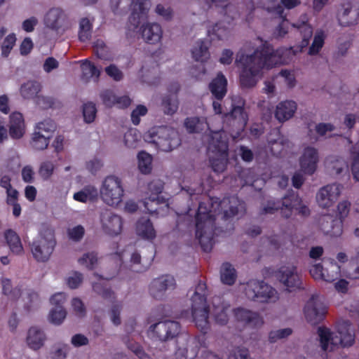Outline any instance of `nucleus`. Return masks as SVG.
<instances>
[{
	"instance_id": "de8ad7c7",
	"label": "nucleus",
	"mask_w": 359,
	"mask_h": 359,
	"mask_svg": "<svg viewBox=\"0 0 359 359\" xmlns=\"http://www.w3.org/2000/svg\"><path fill=\"white\" fill-rule=\"evenodd\" d=\"M325 36L323 31L320 30L316 32L313 43L309 49V55H317L325 43Z\"/></svg>"
},
{
	"instance_id": "ea45409f",
	"label": "nucleus",
	"mask_w": 359,
	"mask_h": 359,
	"mask_svg": "<svg viewBox=\"0 0 359 359\" xmlns=\"http://www.w3.org/2000/svg\"><path fill=\"white\" fill-rule=\"evenodd\" d=\"M138 168L141 173L148 175L152 170V156L144 151L137 154Z\"/></svg>"
},
{
	"instance_id": "9b49d317",
	"label": "nucleus",
	"mask_w": 359,
	"mask_h": 359,
	"mask_svg": "<svg viewBox=\"0 0 359 359\" xmlns=\"http://www.w3.org/2000/svg\"><path fill=\"white\" fill-rule=\"evenodd\" d=\"M304 312L308 323L315 325L323 320L327 307L318 295L313 294L306 303Z\"/></svg>"
},
{
	"instance_id": "bf43d9fd",
	"label": "nucleus",
	"mask_w": 359,
	"mask_h": 359,
	"mask_svg": "<svg viewBox=\"0 0 359 359\" xmlns=\"http://www.w3.org/2000/svg\"><path fill=\"white\" fill-rule=\"evenodd\" d=\"M56 102V100L51 97L37 96L36 99V104L43 109L55 107Z\"/></svg>"
},
{
	"instance_id": "774afa93",
	"label": "nucleus",
	"mask_w": 359,
	"mask_h": 359,
	"mask_svg": "<svg viewBox=\"0 0 359 359\" xmlns=\"http://www.w3.org/2000/svg\"><path fill=\"white\" fill-rule=\"evenodd\" d=\"M228 359H250L248 349L237 347L230 353Z\"/></svg>"
},
{
	"instance_id": "3c124183",
	"label": "nucleus",
	"mask_w": 359,
	"mask_h": 359,
	"mask_svg": "<svg viewBox=\"0 0 359 359\" xmlns=\"http://www.w3.org/2000/svg\"><path fill=\"white\" fill-rule=\"evenodd\" d=\"M78 262L81 265L92 270L97 264V254L95 252H86L79 259Z\"/></svg>"
},
{
	"instance_id": "c9c22d12",
	"label": "nucleus",
	"mask_w": 359,
	"mask_h": 359,
	"mask_svg": "<svg viewBox=\"0 0 359 359\" xmlns=\"http://www.w3.org/2000/svg\"><path fill=\"white\" fill-rule=\"evenodd\" d=\"M41 90V85L36 81H29L21 86L20 93L25 99H31L38 96Z\"/></svg>"
},
{
	"instance_id": "a211bd4d",
	"label": "nucleus",
	"mask_w": 359,
	"mask_h": 359,
	"mask_svg": "<svg viewBox=\"0 0 359 359\" xmlns=\"http://www.w3.org/2000/svg\"><path fill=\"white\" fill-rule=\"evenodd\" d=\"M175 285L173 276L164 275L151 281L149 285V293L154 299H161L163 297L165 291L173 290Z\"/></svg>"
},
{
	"instance_id": "5fc2aeb1",
	"label": "nucleus",
	"mask_w": 359,
	"mask_h": 359,
	"mask_svg": "<svg viewBox=\"0 0 359 359\" xmlns=\"http://www.w3.org/2000/svg\"><path fill=\"white\" fill-rule=\"evenodd\" d=\"M16 41L15 34H8L4 40L1 45V55L6 57L10 54Z\"/></svg>"
},
{
	"instance_id": "6ab92c4d",
	"label": "nucleus",
	"mask_w": 359,
	"mask_h": 359,
	"mask_svg": "<svg viewBox=\"0 0 359 359\" xmlns=\"http://www.w3.org/2000/svg\"><path fill=\"white\" fill-rule=\"evenodd\" d=\"M233 314L236 321L245 327L257 328L264 323L262 318L257 313L243 308L234 309Z\"/></svg>"
},
{
	"instance_id": "c03bdc74",
	"label": "nucleus",
	"mask_w": 359,
	"mask_h": 359,
	"mask_svg": "<svg viewBox=\"0 0 359 359\" xmlns=\"http://www.w3.org/2000/svg\"><path fill=\"white\" fill-rule=\"evenodd\" d=\"M50 137L49 135L46 136L36 130L33 133L31 145L36 150H43L48 146Z\"/></svg>"
},
{
	"instance_id": "2eb2a0df",
	"label": "nucleus",
	"mask_w": 359,
	"mask_h": 359,
	"mask_svg": "<svg viewBox=\"0 0 359 359\" xmlns=\"http://www.w3.org/2000/svg\"><path fill=\"white\" fill-rule=\"evenodd\" d=\"M275 277L286 287L289 292H292L302 287V280L294 266H282L275 272Z\"/></svg>"
},
{
	"instance_id": "f3484780",
	"label": "nucleus",
	"mask_w": 359,
	"mask_h": 359,
	"mask_svg": "<svg viewBox=\"0 0 359 359\" xmlns=\"http://www.w3.org/2000/svg\"><path fill=\"white\" fill-rule=\"evenodd\" d=\"M341 194L338 184H327L322 187L317 194L316 200L320 207L327 208L333 205Z\"/></svg>"
},
{
	"instance_id": "9d476101",
	"label": "nucleus",
	"mask_w": 359,
	"mask_h": 359,
	"mask_svg": "<svg viewBox=\"0 0 359 359\" xmlns=\"http://www.w3.org/2000/svg\"><path fill=\"white\" fill-rule=\"evenodd\" d=\"M153 141L163 151H170L181 144L178 131L168 126L158 128L153 136Z\"/></svg>"
},
{
	"instance_id": "09e8293b",
	"label": "nucleus",
	"mask_w": 359,
	"mask_h": 359,
	"mask_svg": "<svg viewBox=\"0 0 359 359\" xmlns=\"http://www.w3.org/2000/svg\"><path fill=\"white\" fill-rule=\"evenodd\" d=\"M81 69L84 76L95 78L97 81L100 76V70L88 60L82 61Z\"/></svg>"
},
{
	"instance_id": "a18cd8bd",
	"label": "nucleus",
	"mask_w": 359,
	"mask_h": 359,
	"mask_svg": "<svg viewBox=\"0 0 359 359\" xmlns=\"http://www.w3.org/2000/svg\"><path fill=\"white\" fill-rule=\"evenodd\" d=\"M93 25L87 18H83L79 22V39L82 42L88 41L91 37Z\"/></svg>"
},
{
	"instance_id": "412c9836",
	"label": "nucleus",
	"mask_w": 359,
	"mask_h": 359,
	"mask_svg": "<svg viewBox=\"0 0 359 359\" xmlns=\"http://www.w3.org/2000/svg\"><path fill=\"white\" fill-rule=\"evenodd\" d=\"M318 161V150L313 147H306L299 158L302 171L309 175H313L317 169Z\"/></svg>"
},
{
	"instance_id": "c756f323",
	"label": "nucleus",
	"mask_w": 359,
	"mask_h": 359,
	"mask_svg": "<svg viewBox=\"0 0 359 359\" xmlns=\"http://www.w3.org/2000/svg\"><path fill=\"white\" fill-rule=\"evenodd\" d=\"M136 233L143 239L151 241L156 237V231L149 219L140 218L136 224Z\"/></svg>"
},
{
	"instance_id": "dca6fc26",
	"label": "nucleus",
	"mask_w": 359,
	"mask_h": 359,
	"mask_svg": "<svg viewBox=\"0 0 359 359\" xmlns=\"http://www.w3.org/2000/svg\"><path fill=\"white\" fill-rule=\"evenodd\" d=\"M163 182L160 180H153L148 184V190L150 192V195L144 201V206L150 214L158 213V208L152 207V204L156 205L165 204L166 206L168 205L165 198L160 196L163 191Z\"/></svg>"
},
{
	"instance_id": "4468645a",
	"label": "nucleus",
	"mask_w": 359,
	"mask_h": 359,
	"mask_svg": "<svg viewBox=\"0 0 359 359\" xmlns=\"http://www.w3.org/2000/svg\"><path fill=\"white\" fill-rule=\"evenodd\" d=\"M149 330L158 340L165 341L177 337L180 332L181 325L177 321L167 320L151 325Z\"/></svg>"
},
{
	"instance_id": "1a4fd4ad",
	"label": "nucleus",
	"mask_w": 359,
	"mask_h": 359,
	"mask_svg": "<svg viewBox=\"0 0 359 359\" xmlns=\"http://www.w3.org/2000/svg\"><path fill=\"white\" fill-rule=\"evenodd\" d=\"M124 189L121 180L115 176L107 177L102 184L100 194L104 203L110 206H116L122 202Z\"/></svg>"
},
{
	"instance_id": "79ce46f5",
	"label": "nucleus",
	"mask_w": 359,
	"mask_h": 359,
	"mask_svg": "<svg viewBox=\"0 0 359 359\" xmlns=\"http://www.w3.org/2000/svg\"><path fill=\"white\" fill-rule=\"evenodd\" d=\"M318 333L320 337L321 348L323 351L327 350L330 341L333 346L337 345V342L335 341V336H332L330 329L325 327H319Z\"/></svg>"
},
{
	"instance_id": "c85d7f7f",
	"label": "nucleus",
	"mask_w": 359,
	"mask_h": 359,
	"mask_svg": "<svg viewBox=\"0 0 359 359\" xmlns=\"http://www.w3.org/2000/svg\"><path fill=\"white\" fill-rule=\"evenodd\" d=\"M297 104L292 100L280 102L277 106L275 111V116L279 122H284L291 118L296 110Z\"/></svg>"
},
{
	"instance_id": "473e14b6",
	"label": "nucleus",
	"mask_w": 359,
	"mask_h": 359,
	"mask_svg": "<svg viewBox=\"0 0 359 359\" xmlns=\"http://www.w3.org/2000/svg\"><path fill=\"white\" fill-rule=\"evenodd\" d=\"M269 11L276 14L278 18L281 19V22L277 26L274 34L278 37H283L288 32L289 22L287 20L286 15L284 14V10L282 6L276 5L269 8Z\"/></svg>"
},
{
	"instance_id": "39448f33",
	"label": "nucleus",
	"mask_w": 359,
	"mask_h": 359,
	"mask_svg": "<svg viewBox=\"0 0 359 359\" xmlns=\"http://www.w3.org/2000/svg\"><path fill=\"white\" fill-rule=\"evenodd\" d=\"M245 100L240 95L231 99V109L223 116V127L239 135L248 122V114L245 111Z\"/></svg>"
},
{
	"instance_id": "58836bf2",
	"label": "nucleus",
	"mask_w": 359,
	"mask_h": 359,
	"mask_svg": "<svg viewBox=\"0 0 359 359\" xmlns=\"http://www.w3.org/2000/svg\"><path fill=\"white\" fill-rule=\"evenodd\" d=\"M341 276V266L334 260H332L325 269L323 280L328 283L334 282Z\"/></svg>"
},
{
	"instance_id": "680f3d73",
	"label": "nucleus",
	"mask_w": 359,
	"mask_h": 359,
	"mask_svg": "<svg viewBox=\"0 0 359 359\" xmlns=\"http://www.w3.org/2000/svg\"><path fill=\"white\" fill-rule=\"evenodd\" d=\"M292 332V330L291 328H284L276 331H271L269 335V340L271 343H274L277 339L288 337Z\"/></svg>"
},
{
	"instance_id": "4be33fe9",
	"label": "nucleus",
	"mask_w": 359,
	"mask_h": 359,
	"mask_svg": "<svg viewBox=\"0 0 359 359\" xmlns=\"http://www.w3.org/2000/svg\"><path fill=\"white\" fill-rule=\"evenodd\" d=\"M46 26L53 30L65 31L68 27L67 18L65 12L58 8H53L46 13L44 18Z\"/></svg>"
},
{
	"instance_id": "f03ea898",
	"label": "nucleus",
	"mask_w": 359,
	"mask_h": 359,
	"mask_svg": "<svg viewBox=\"0 0 359 359\" xmlns=\"http://www.w3.org/2000/svg\"><path fill=\"white\" fill-rule=\"evenodd\" d=\"M196 238L198 240L203 251H211L215 243L214 238L217 228L216 217L208 210L204 203L200 202L196 214Z\"/></svg>"
},
{
	"instance_id": "69168bd1",
	"label": "nucleus",
	"mask_w": 359,
	"mask_h": 359,
	"mask_svg": "<svg viewBox=\"0 0 359 359\" xmlns=\"http://www.w3.org/2000/svg\"><path fill=\"white\" fill-rule=\"evenodd\" d=\"M138 141L136 130H130L124 135V142L128 147H135Z\"/></svg>"
},
{
	"instance_id": "f257e3e1",
	"label": "nucleus",
	"mask_w": 359,
	"mask_h": 359,
	"mask_svg": "<svg viewBox=\"0 0 359 359\" xmlns=\"http://www.w3.org/2000/svg\"><path fill=\"white\" fill-rule=\"evenodd\" d=\"M283 63L279 50H275L267 42L257 48L252 54L238 52L236 64L241 69L239 81L242 88H252L257 82V76L263 69H271Z\"/></svg>"
},
{
	"instance_id": "7ed1b4c3",
	"label": "nucleus",
	"mask_w": 359,
	"mask_h": 359,
	"mask_svg": "<svg viewBox=\"0 0 359 359\" xmlns=\"http://www.w3.org/2000/svg\"><path fill=\"white\" fill-rule=\"evenodd\" d=\"M294 210L302 217L310 215L308 206L302 204V199L294 192H288L281 200L271 199L267 201L266 205L262 210V214H274L280 210L281 216L285 219L290 218Z\"/></svg>"
},
{
	"instance_id": "6e6d98bb",
	"label": "nucleus",
	"mask_w": 359,
	"mask_h": 359,
	"mask_svg": "<svg viewBox=\"0 0 359 359\" xmlns=\"http://www.w3.org/2000/svg\"><path fill=\"white\" fill-rule=\"evenodd\" d=\"M1 283L3 287V293L5 295L11 296V297L14 299L20 297L21 294L19 289H15L13 290H11L12 285L11 280L8 278L3 279Z\"/></svg>"
},
{
	"instance_id": "393cba45",
	"label": "nucleus",
	"mask_w": 359,
	"mask_h": 359,
	"mask_svg": "<svg viewBox=\"0 0 359 359\" xmlns=\"http://www.w3.org/2000/svg\"><path fill=\"white\" fill-rule=\"evenodd\" d=\"M335 341L341 347H349L354 344L355 333L349 320L343 321L339 325Z\"/></svg>"
},
{
	"instance_id": "052dcab7",
	"label": "nucleus",
	"mask_w": 359,
	"mask_h": 359,
	"mask_svg": "<svg viewBox=\"0 0 359 359\" xmlns=\"http://www.w3.org/2000/svg\"><path fill=\"white\" fill-rule=\"evenodd\" d=\"M56 129V124L52 119H46L43 121L39 122L36 126L37 131H41V133L46 132L48 133L55 131Z\"/></svg>"
},
{
	"instance_id": "20e7f679",
	"label": "nucleus",
	"mask_w": 359,
	"mask_h": 359,
	"mask_svg": "<svg viewBox=\"0 0 359 359\" xmlns=\"http://www.w3.org/2000/svg\"><path fill=\"white\" fill-rule=\"evenodd\" d=\"M191 316L196 327L203 334L210 328V307L207 304V286L200 281L191 297Z\"/></svg>"
},
{
	"instance_id": "864d4df0",
	"label": "nucleus",
	"mask_w": 359,
	"mask_h": 359,
	"mask_svg": "<svg viewBox=\"0 0 359 359\" xmlns=\"http://www.w3.org/2000/svg\"><path fill=\"white\" fill-rule=\"evenodd\" d=\"M55 165L53 162L46 161L42 162L39 168V175L43 180H49L53 174Z\"/></svg>"
},
{
	"instance_id": "0e129e2a",
	"label": "nucleus",
	"mask_w": 359,
	"mask_h": 359,
	"mask_svg": "<svg viewBox=\"0 0 359 359\" xmlns=\"http://www.w3.org/2000/svg\"><path fill=\"white\" fill-rule=\"evenodd\" d=\"M67 233L71 240L79 241L84 236L85 229L83 226L77 225L72 229H69Z\"/></svg>"
},
{
	"instance_id": "49530a36",
	"label": "nucleus",
	"mask_w": 359,
	"mask_h": 359,
	"mask_svg": "<svg viewBox=\"0 0 359 359\" xmlns=\"http://www.w3.org/2000/svg\"><path fill=\"white\" fill-rule=\"evenodd\" d=\"M351 208V203L348 201H343L339 203L337 205V216L339 219V226L335 233L336 235H340L342 232V224L343 220L348 216Z\"/></svg>"
},
{
	"instance_id": "2f4dec72",
	"label": "nucleus",
	"mask_w": 359,
	"mask_h": 359,
	"mask_svg": "<svg viewBox=\"0 0 359 359\" xmlns=\"http://www.w3.org/2000/svg\"><path fill=\"white\" fill-rule=\"evenodd\" d=\"M46 336L43 332L39 328L32 327L29 330L27 337V342L32 349H39L43 345Z\"/></svg>"
},
{
	"instance_id": "cd10ccee",
	"label": "nucleus",
	"mask_w": 359,
	"mask_h": 359,
	"mask_svg": "<svg viewBox=\"0 0 359 359\" xmlns=\"http://www.w3.org/2000/svg\"><path fill=\"white\" fill-rule=\"evenodd\" d=\"M209 90L212 95L218 100H222L227 92V80L222 72H219L217 76L209 84Z\"/></svg>"
},
{
	"instance_id": "e433bc0d",
	"label": "nucleus",
	"mask_w": 359,
	"mask_h": 359,
	"mask_svg": "<svg viewBox=\"0 0 359 359\" xmlns=\"http://www.w3.org/2000/svg\"><path fill=\"white\" fill-rule=\"evenodd\" d=\"M220 277L224 284L232 285L236 280V271L231 264L224 263L221 266Z\"/></svg>"
},
{
	"instance_id": "4d7b16f0",
	"label": "nucleus",
	"mask_w": 359,
	"mask_h": 359,
	"mask_svg": "<svg viewBox=\"0 0 359 359\" xmlns=\"http://www.w3.org/2000/svg\"><path fill=\"white\" fill-rule=\"evenodd\" d=\"M126 346L140 359H150V357L144 352L142 347L138 343L128 340L126 342Z\"/></svg>"
},
{
	"instance_id": "423d86ee",
	"label": "nucleus",
	"mask_w": 359,
	"mask_h": 359,
	"mask_svg": "<svg viewBox=\"0 0 359 359\" xmlns=\"http://www.w3.org/2000/svg\"><path fill=\"white\" fill-rule=\"evenodd\" d=\"M208 149L209 151L215 155V156L210 157V163L212 170L217 173L224 172L228 164L229 144L221 130L212 133Z\"/></svg>"
},
{
	"instance_id": "b1692460",
	"label": "nucleus",
	"mask_w": 359,
	"mask_h": 359,
	"mask_svg": "<svg viewBox=\"0 0 359 359\" xmlns=\"http://www.w3.org/2000/svg\"><path fill=\"white\" fill-rule=\"evenodd\" d=\"M180 90V85L178 82L174 81L169 84L168 91L170 95L165 96L162 100V106L164 113L168 115H172L178 109V100L177 94Z\"/></svg>"
},
{
	"instance_id": "7c9ffc66",
	"label": "nucleus",
	"mask_w": 359,
	"mask_h": 359,
	"mask_svg": "<svg viewBox=\"0 0 359 359\" xmlns=\"http://www.w3.org/2000/svg\"><path fill=\"white\" fill-rule=\"evenodd\" d=\"M4 238L11 252L13 254L17 255L23 254L24 249L20 238L15 231L12 229H7L4 232Z\"/></svg>"
},
{
	"instance_id": "8fccbe9b",
	"label": "nucleus",
	"mask_w": 359,
	"mask_h": 359,
	"mask_svg": "<svg viewBox=\"0 0 359 359\" xmlns=\"http://www.w3.org/2000/svg\"><path fill=\"white\" fill-rule=\"evenodd\" d=\"M82 113L86 123H93L95 121L97 114L95 104L92 102H88L83 104Z\"/></svg>"
},
{
	"instance_id": "a878e982",
	"label": "nucleus",
	"mask_w": 359,
	"mask_h": 359,
	"mask_svg": "<svg viewBox=\"0 0 359 359\" xmlns=\"http://www.w3.org/2000/svg\"><path fill=\"white\" fill-rule=\"evenodd\" d=\"M9 134L13 139L21 138L25 131L23 116L20 112H13L10 115Z\"/></svg>"
},
{
	"instance_id": "0eeeda50",
	"label": "nucleus",
	"mask_w": 359,
	"mask_h": 359,
	"mask_svg": "<svg viewBox=\"0 0 359 359\" xmlns=\"http://www.w3.org/2000/svg\"><path fill=\"white\" fill-rule=\"evenodd\" d=\"M245 293L248 299L259 303L274 302L278 299L277 291L264 280H250Z\"/></svg>"
},
{
	"instance_id": "37998d69",
	"label": "nucleus",
	"mask_w": 359,
	"mask_h": 359,
	"mask_svg": "<svg viewBox=\"0 0 359 359\" xmlns=\"http://www.w3.org/2000/svg\"><path fill=\"white\" fill-rule=\"evenodd\" d=\"M293 27H297L299 32L302 40L301 41V48H304L306 47L310 41V39L313 35V28L307 22H302L300 24H293Z\"/></svg>"
},
{
	"instance_id": "f704fd0d",
	"label": "nucleus",
	"mask_w": 359,
	"mask_h": 359,
	"mask_svg": "<svg viewBox=\"0 0 359 359\" xmlns=\"http://www.w3.org/2000/svg\"><path fill=\"white\" fill-rule=\"evenodd\" d=\"M191 53L193 58L197 62H205L210 57L208 46L203 40H199L196 43Z\"/></svg>"
},
{
	"instance_id": "603ef678",
	"label": "nucleus",
	"mask_w": 359,
	"mask_h": 359,
	"mask_svg": "<svg viewBox=\"0 0 359 359\" xmlns=\"http://www.w3.org/2000/svg\"><path fill=\"white\" fill-rule=\"evenodd\" d=\"M67 311L64 308L53 307L49 313L50 321L55 325H60L66 318Z\"/></svg>"
},
{
	"instance_id": "338daca9",
	"label": "nucleus",
	"mask_w": 359,
	"mask_h": 359,
	"mask_svg": "<svg viewBox=\"0 0 359 359\" xmlns=\"http://www.w3.org/2000/svg\"><path fill=\"white\" fill-rule=\"evenodd\" d=\"M83 281V274L78 271H74L67 280V283L72 289L77 288Z\"/></svg>"
},
{
	"instance_id": "72a5a7b5",
	"label": "nucleus",
	"mask_w": 359,
	"mask_h": 359,
	"mask_svg": "<svg viewBox=\"0 0 359 359\" xmlns=\"http://www.w3.org/2000/svg\"><path fill=\"white\" fill-rule=\"evenodd\" d=\"M238 201V198L235 196L224 198L222 201H219L217 205L218 214H219L221 211H223L222 218L224 220L234 217L238 213V208L237 206L231 205L228 210L223 209L227 204H231L232 203H236Z\"/></svg>"
},
{
	"instance_id": "ddd939ff",
	"label": "nucleus",
	"mask_w": 359,
	"mask_h": 359,
	"mask_svg": "<svg viewBox=\"0 0 359 359\" xmlns=\"http://www.w3.org/2000/svg\"><path fill=\"white\" fill-rule=\"evenodd\" d=\"M122 0H118L117 2V8H121ZM127 5L131 8L132 12L128 18V23L130 29H137L141 21L147 18V15L150 6L149 0H126Z\"/></svg>"
},
{
	"instance_id": "a19ab883",
	"label": "nucleus",
	"mask_w": 359,
	"mask_h": 359,
	"mask_svg": "<svg viewBox=\"0 0 359 359\" xmlns=\"http://www.w3.org/2000/svg\"><path fill=\"white\" fill-rule=\"evenodd\" d=\"M97 196V191L93 187H85L82 190L76 192L73 198L75 201L86 203L88 201H93Z\"/></svg>"
},
{
	"instance_id": "6e6552de",
	"label": "nucleus",
	"mask_w": 359,
	"mask_h": 359,
	"mask_svg": "<svg viewBox=\"0 0 359 359\" xmlns=\"http://www.w3.org/2000/svg\"><path fill=\"white\" fill-rule=\"evenodd\" d=\"M56 245L53 231L48 230L34 240L31 245V251L34 258L40 262L48 261Z\"/></svg>"
},
{
	"instance_id": "5701e85b",
	"label": "nucleus",
	"mask_w": 359,
	"mask_h": 359,
	"mask_svg": "<svg viewBox=\"0 0 359 359\" xmlns=\"http://www.w3.org/2000/svg\"><path fill=\"white\" fill-rule=\"evenodd\" d=\"M183 346H178L175 353V359H194L198 353L199 340L186 337L183 339Z\"/></svg>"
},
{
	"instance_id": "f8f14e48",
	"label": "nucleus",
	"mask_w": 359,
	"mask_h": 359,
	"mask_svg": "<svg viewBox=\"0 0 359 359\" xmlns=\"http://www.w3.org/2000/svg\"><path fill=\"white\" fill-rule=\"evenodd\" d=\"M339 25L355 26L359 23V1H347L341 4L337 15Z\"/></svg>"
},
{
	"instance_id": "13d9d810",
	"label": "nucleus",
	"mask_w": 359,
	"mask_h": 359,
	"mask_svg": "<svg viewBox=\"0 0 359 359\" xmlns=\"http://www.w3.org/2000/svg\"><path fill=\"white\" fill-rule=\"evenodd\" d=\"M100 98L104 105L111 107L116 104V95L111 90H104L100 93Z\"/></svg>"
},
{
	"instance_id": "e2e57ef3",
	"label": "nucleus",
	"mask_w": 359,
	"mask_h": 359,
	"mask_svg": "<svg viewBox=\"0 0 359 359\" xmlns=\"http://www.w3.org/2000/svg\"><path fill=\"white\" fill-rule=\"evenodd\" d=\"M147 111V108L145 106L142 104L137 105L131 113V121L133 123L137 126L140 122V116L146 115Z\"/></svg>"
},
{
	"instance_id": "aec40b11",
	"label": "nucleus",
	"mask_w": 359,
	"mask_h": 359,
	"mask_svg": "<svg viewBox=\"0 0 359 359\" xmlns=\"http://www.w3.org/2000/svg\"><path fill=\"white\" fill-rule=\"evenodd\" d=\"M100 219L103 230L107 234L114 236L121 233L123 219L119 215L106 210L101 214Z\"/></svg>"
},
{
	"instance_id": "4c0bfd02",
	"label": "nucleus",
	"mask_w": 359,
	"mask_h": 359,
	"mask_svg": "<svg viewBox=\"0 0 359 359\" xmlns=\"http://www.w3.org/2000/svg\"><path fill=\"white\" fill-rule=\"evenodd\" d=\"M184 126L190 133H201L205 127H208V123L199 117L187 118L184 121Z\"/></svg>"
},
{
	"instance_id": "bb28decb",
	"label": "nucleus",
	"mask_w": 359,
	"mask_h": 359,
	"mask_svg": "<svg viewBox=\"0 0 359 359\" xmlns=\"http://www.w3.org/2000/svg\"><path fill=\"white\" fill-rule=\"evenodd\" d=\"M163 31L159 24L147 23L142 27V36L148 43L155 44L162 38Z\"/></svg>"
}]
</instances>
